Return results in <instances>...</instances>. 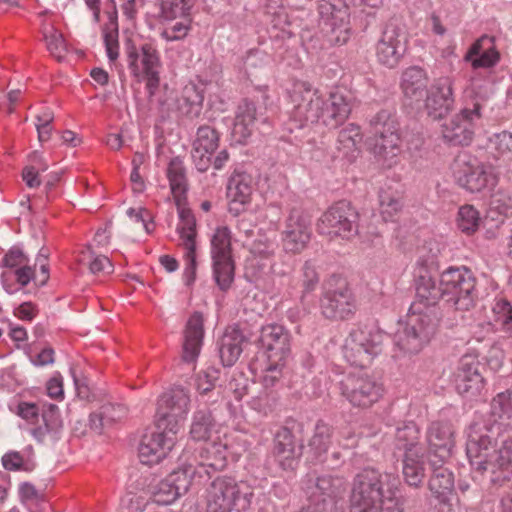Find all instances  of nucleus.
Wrapping results in <instances>:
<instances>
[{
    "label": "nucleus",
    "instance_id": "45",
    "mask_svg": "<svg viewBox=\"0 0 512 512\" xmlns=\"http://www.w3.org/2000/svg\"><path fill=\"white\" fill-rule=\"evenodd\" d=\"M167 176L174 197L180 201V197L187 190V178L183 161L179 157H175L170 161Z\"/></svg>",
    "mask_w": 512,
    "mask_h": 512
},
{
    "label": "nucleus",
    "instance_id": "2",
    "mask_svg": "<svg viewBox=\"0 0 512 512\" xmlns=\"http://www.w3.org/2000/svg\"><path fill=\"white\" fill-rule=\"evenodd\" d=\"M466 453L474 471L485 476L491 485L502 487L512 481V437L502 439L496 448L490 435L473 431Z\"/></svg>",
    "mask_w": 512,
    "mask_h": 512
},
{
    "label": "nucleus",
    "instance_id": "59",
    "mask_svg": "<svg viewBox=\"0 0 512 512\" xmlns=\"http://www.w3.org/2000/svg\"><path fill=\"white\" fill-rule=\"evenodd\" d=\"M284 361H268V365L264 370L263 384L265 387L274 386L282 377V368Z\"/></svg>",
    "mask_w": 512,
    "mask_h": 512
},
{
    "label": "nucleus",
    "instance_id": "55",
    "mask_svg": "<svg viewBox=\"0 0 512 512\" xmlns=\"http://www.w3.org/2000/svg\"><path fill=\"white\" fill-rule=\"evenodd\" d=\"M44 38L50 53L60 60L66 51V43L62 33L52 27L44 32Z\"/></svg>",
    "mask_w": 512,
    "mask_h": 512
},
{
    "label": "nucleus",
    "instance_id": "47",
    "mask_svg": "<svg viewBox=\"0 0 512 512\" xmlns=\"http://www.w3.org/2000/svg\"><path fill=\"white\" fill-rule=\"evenodd\" d=\"M214 427V419L209 410L199 409L194 413L190 435L194 440L206 441Z\"/></svg>",
    "mask_w": 512,
    "mask_h": 512
},
{
    "label": "nucleus",
    "instance_id": "35",
    "mask_svg": "<svg viewBox=\"0 0 512 512\" xmlns=\"http://www.w3.org/2000/svg\"><path fill=\"white\" fill-rule=\"evenodd\" d=\"M428 79L423 69L419 67L407 68L401 76V89L406 99L412 103H419L427 94Z\"/></svg>",
    "mask_w": 512,
    "mask_h": 512
},
{
    "label": "nucleus",
    "instance_id": "53",
    "mask_svg": "<svg viewBox=\"0 0 512 512\" xmlns=\"http://www.w3.org/2000/svg\"><path fill=\"white\" fill-rule=\"evenodd\" d=\"M361 140L360 128L354 124H349L343 128L338 135V142L341 145L340 149L346 150V153L355 150Z\"/></svg>",
    "mask_w": 512,
    "mask_h": 512
},
{
    "label": "nucleus",
    "instance_id": "56",
    "mask_svg": "<svg viewBox=\"0 0 512 512\" xmlns=\"http://www.w3.org/2000/svg\"><path fill=\"white\" fill-rule=\"evenodd\" d=\"M127 415V408L122 404L106 403L99 408V417L103 418L109 426L120 421Z\"/></svg>",
    "mask_w": 512,
    "mask_h": 512
},
{
    "label": "nucleus",
    "instance_id": "7",
    "mask_svg": "<svg viewBox=\"0 0 512 512\" xmlns=\"http://www.w3.org/2000/svg\"><path fill=\"white\" fill-rule=\"evenodd\" d=\"M384 334L373 324L352 329L344 345V356L353 366L365 368L382 351Z\"/></svg>",
    "mask_w": 512,
    "mask_h": 512
},
{
    "label": "nucleus",
    "instance_id": "21",
    "mask_svg": "<svg viewBox=\"0 0 512 512\" xmlns=\"http://www.w3.org/2000/svg\"><path fill=\"white\" fill-rule=\"evenodd\" d=\"M453 84L450 77H440L435 80L430 90H427L425 107L434 119L447 115L453 108Z\"/></svg>",
    "mask_w": 512,
    "mask_h": 512
},
{
    "label": "nucleus",
    "instance_id": "22",
    "mask_svg": "<svg viewBox=\"0 0 512 512\" xmlns=\"http://www.w3.org/2000/svg\"><path fill=\"white\" fill-rule=\"evenodd\" d=\"M481 364L477 357L464 355L460 359L456 376V388L459 394L474 397L484 388V377L480 372Z\"/></svg>",
    "mask_w": 512,
    "mask_h": 512
},
{
    "label": "nucleus",
    "instance_id": "9",
    "mask_svg": "<svg viewBox=\"0 0 512 512\" xmlns=\"http://www.w3.org/2000/svg\"><path fill=\"white\" fill-rule=\"evenodd\" d=\"M317 231L331 240L334 238L351 240L358 235L359 213L350 202L338 201L319 218Z\"/></svg>",
    "mask_w": 512,
    "mask_h": 512
},
{
    "label": "nucleus",
    "instance_id": "34",
    "mask_svg": "<svg viewBox=\"0 0 512 512\" xmlns=\"http://www.w3.org/2000/svg\"><path fill=\"white\" fill-rule=\"evenodd\" d=\"M263 115L255 103L249 100H243L236 112L232 134L236 141H245L252 133L256 121Z\"/></svg>",
    "mask_w": 512,
    "mask_h": 512
},
{
    "label": "nucleus",
    "instance_id": "36",
    "mask_svg": "<svg viewBox=\"0 0 512 512\" xmlns=\"http://www.w3.org/2000/svg\"><path fill=\"white\" fill-rule=\"evenodd\" d=\"M245 336L237 327H229L219 341V356L223 366L231 367L239 359Z\"/></svg>",
    "mask_w": 512,
    "mask_h": 512
},
{
    "label": "nucleus",
    "instance_id": "6",
    "mask_svg": "<svg viewBox=\"0 0 512 512\" xmlns=\"http://www.w3.org/2000/svg\"><path fill=\"white\" fill-rule=\"evenodd\" d=\"M253 493L231 477H217L206 489L207 512H241L249 508Z\"/></svg>",
    "mask_w": 512,
    "mask_h": 512
},
{
    "label": "nucleus",
    "instance_id": "44",
    "mask_svg": "<svg viewBox=\"0 0 512 512\" xmlns=\"http://www.w3.org/2000/svg\"><path fill=\"white\" fill-rule=\"evenodd\" d=\"M490 408L491 415L495 420L512 428V389H507L494 396Z\"/></svg>",
    "mask_w": 512,
    "mask_h": 512
},
{
    "label": "nucleus",
    "instance_id": "11",
    "mask_svg": "<svg viewBox=\"0 0 512 512\" xmlns=\"http://www.w3.org/2000/svg\"><path fill=\"white\" fill-rule=\"evenodd\" d=\"M355 309L353 293L343 278L333 275L324 282L320 298V312L324 318L347 320Z\"/></svg>",
    "mask_w": 512,
    "mask_h": 512
},
{
    "label": "nucleus",
    "instance_id": "5",
    "mask_svg": "<svg viewBox=\"0 0 512 512\" xmlns=\"http://www.w3.org/2000/svg\"><path fill=\"white\" fill-rule=\"evenodd\" d=\"M375 142L373 152L379 162L387 168L398 163L401 153L400 128L392 110L382 109L370 120Z\"/></svg>",
    "mask_w": 512,
    "mask_h": 512
},
{
    "label": "nucleus",
    "instance_id": "38",
    "mask_svg": "<svg viewBox=\"0 0 512 512\" xmlns=\"http://www.w3.org/2000/svg\"><path fill=\"white\" fill-rule=\"evenodd\" d=\"M198 459L199 467L205 469L208 474V469L222 470L227 465L226 445L220 442L205 443L199 450Z\"/></svg>",
    "mask_w": 512,
    "mask_h": 512
},
{
    "label": "nucleus",
    "instance_id": "60",
    "mask_svg": "<svg viewBox=\"0 0 512 512\" xmlns=\"http://www.w3.org/2000/svg\"><path fill=\"white\" fill-rule=\"evenodd\" d=\"M318 282L319 276L315 267L310 262H306L303 266V294L314 291L318 285Z\"/></svg>",
    "mask_w": 512,
    "mask_h": 512
},
{
    "label": "nucleus",
    "instance_id": "51",
    "mask_svg": "<svg viewBox=\"0 0 512 512\" xmlns=\"http://www.w3.org/2000/svg\"><path fill=\"white\" fill-rule=\"evenodd\" d=\"M161 14L165 19L175 20L178 17H190L193 7L192 0H160Z\"/></svg>",
    "mask_w": 512,
    "mask_h": 512
},
{
    "label": "nucleus",
    "instance_id": "61",
    "mask_svg": "<svg viewBox=\"0 0 512 512\" xmlns=\"http://www.w3.org/2000/svg\"><path fill=\"white\" fill-rule=\"evenodd\" d=\"M29 262V258L18 248H11L3 258L4 266L9 268H18Z\"/></svg>",
    "mask_w": 512,
    "mask_h": 512
},
{
    "label": "nucleus",
    "instance_id": "29",
    "mask_svg": "<svg viewBox=\"0 0 512 512\" xmlns=\"http://www.w3.org/2000/svg\"><path fill=\"white\" fill-rule=\"evenodd\" d=\"M254 191L253 177L246 172H234L227 185L229 211L237 215L251 201Z\"/></svg>",
    "mask_w": 512,
    "mask_h": 512
},
{
    "label": "nucleus",
    "instance_id": "18",
    "mask_svg": "<svg viewBox=\"0 0 512 512\" xmlns=\"http://www.w3.org/2000/svg\"><path fill=\"white\" fill-rule=\"evenodd\" d=\"M157 430L142 436L138 451L140 461L143 464L159 463L175 444L177 432H172L170 429Z\"/></svg>",
    "mask_w": 512,
    "mask_h": 512
},
{
    "label": "nucleus",
    "instance_id": "49",
    "mask_svg": "<svg viewBox=\"0 0 512 512\" xmlns=\"http://www.w3.org/2000/svg\"><path fill=\"white\" fill-rule=\"evenodd\" d=\"M332 436V428L324 423L323 421H318L314 434L309 441V447L314 451L316 457H319L327 452Z\"/></svg>",
    "mask_w": 512,
    "mask_h": 512
},
{
    "label": "nucleus",
    "instance_id": "8",
    "mask_svg": "<svg viewBox=\"0 0 512 512\" xmlns=\"http://www.w3.org/2000/svg\"><path fill=\"white\" fill-rule=\"evenodd\" d=\"M486 101L485 95L474 93L464 108L442 125L444 141L452 146L469 145L474 136L475 122L481 118V109Z\"/></svg>",
    "mask_w": 512,
    "mask_h": 512
},
{
    "label": "nucleus",
    "instance_id": "31",
    "mask_svg": "<svg viewBox=\"0 0 512 512\" xmlns=\"http://www.w3.org/2000/svg\"><path fill=\"white\" fill-rule=\"evenodd\" d=\"M410 311L408 324L420 333L422 339L428 343L435 335L439 325V308L437 306H421V303H412Z\"/></svg>",
    "mask_w": 512,
    "mask_h": 512
},
{
    "label": "nucleus",
    "instance_id": "58",
    "mask_svg": "<svg viewBox=\"0 0 512 512\" xmlns=\"http://www.w3.org/2000/svg\"><path fill=\"white\" fill-rule=\"evenodd\" d=\"M42 418L49 431H57L62 426L59 408L55 404L44 405Z\"/></svg>",
    "mask_w": 512,
    "mask_h": 512
},
{
    "label": "nucleus",
    "instance_id": "46",
    "mask_svg": "<svg viewBox=\"0 0 512 512\" xmlns=\"http://www.w3.org/2000/svg\"><path fill=\"white\" fill-rule=\"evenodd\" d=\"M395 344L399 349L405 353H418L426 344L418 333L410 324L398 331L395 334Z\"/></svg>",
    "mask_w": 512,
    "mask_h": 512
},
{
    "label": "nucleus",
    "instance_id": "19",
    "mask_svg": "<svg viewBox=\"0 0 512 512\" xmlns=\"http://www.w3.org/2000/svg\"><path fill=\"white\" fill-rule=\"evenodd\" d=\"M318 12L320 25L332 33L338 32L334 38L335 41L345 43L350 30L348 26L349 13L345 4L341 0H321L318 4Z\"/></svg>",
    "mask_w": 512,
    "mask_h": 512
},
{
    "label": "nucleus",
    "instance_id": "48",
    "mask_svg": "<svg viewBox=\"0 0 512 512\" xmlns=\"http://www.w3.org/2000/svg\"><path fill=\"white\" fill-rule=\"evenodd\" d=\"M491 154L496 160L512 161V133L502 131L490 139Z\"/></svg>",
    "mask_w": 512,
    "mask_h": 512
},
{
    "label": "nucleus",
    "instance_id": "32",
    "mask_svg": "<svg viewBox=\"0 0 512 512\" xmlns=\"http://www.w3.org/2000/svg\"><path fill=\"white\" fill-rule=\"evenodd\" d=\"M204 336L203 316L199 312L193 313L186 323L182 359L192 363L199 356Z\"/></svg>",
    "mask_w": 512,
    "mask_h": 512
},
{
    "label": "nucleus",
    "instance_id": "15",
    "mask_svg": "<svg viewBox=\"0 0 512 512\" xmlns=\"http://www.w3.org/2000/svg\"><path fill=\"white\" fill-rule=\"evenodd\" d=\"M190 395L182 387H174L161 395L157 408V429L178 432L179 422L189 411Z\"/></svg>",
    "mask_w": 512,
    "mask_h": 512
},
{
    "label": "nucleus",
    "instance_id": "37",
    "mask_svg": "<svg viewBox=\"0 0 512 512\" xmlns=\"http://www.w3.org/2000/svg\"><path fill=\"white\" fill-rule=\"evenodd\" d=\"M219 370L209 367L197 374L195 379V387L199 395V400L205 405L217 403L222 398L221 387H217L219 380Z\"/></svg>",
    "mask_w": 512,
    "mask_h": 512
},
{
    "label": "nucleus",
    "instance_id": "28",
    "mask_svg": "<svg viewBox=\"0 0 512 512\" xmlns=\"http://www.w3.org/2000/svg\"><path fill=\"white\" fill-rule=\"evenodd\" d=\"M190 484L187 471H173L157 485L153 493L154 501L160 505L172 504L188 491Z\"/></svg>",
    "mask_w": 512,
    "mask_h": 512
},
{
    "label": "nucleus",
    "instance_id": "30",
    "mask_svg": "<svg viewBox=\"0 0 512 512\" xmlns=\"http://www.w3.org/2000/svg\"><path fill=\"white\" fill-rule=\"evenodd\" d=\"M418 263L425 267V274L420 273L416 283V301L414 303H421V306H437L440 298H442L441 285L436 286L435 280L427 274L428 270L436 265V255L427 259L421 256Z\"/></svg>",
    "mask_w": 512,
    "mask_h": 512
},
{
    "label": "nucleus",
    "instance_id": "4",
    "mask_svg": "<svg viewBox=\"0 0 512 512\" xmlns=\"http://www.w3.org/2000/svg\"><path fill=\"white\" fill-rule=\"evenodd\" d=\"M375 142L373 152L379 162L387 168L398 163L401 153L400 128L392 110L382 109L370 120Z\"/></svg>",
    "mask_w": 512,
    "mask_h": 512
},
{
    "label": "nucleus",
    "instance_id": "24",
    "mask_svg": "<svg viewBox=\"0 0 512 512\" xmlns=\"http://www.w3.org/2000/svg\"><path fill=\"white\" fill-rule=\"evenodd\" d=\"M219 132L209 126L202 125L197 129L192 144L191 156L199 172H206L211 165V156L219 146Z\"/></svg>",
    "mask_w": 512,
    "mask_h": 512
},
{
    "label": "nucleus",
    "instance_id": "63",
    "mask_svg": "<svg viewBox=\"0 0 512 512\" xmlns=\"http://www.w3.org/2000/svg\"><path fill=\"white\" fill-rule=\"evenodd\" d=\"M187 265L183 274L185 283L191 285L196 277V249H185Z\"/></svg>",
    "mask_w": 512,
    "mask_h": 512
},
{
    "label": "nucleus",
    "instance_id": "57",
    "mask_svg": "<svg viewBox=\"0 0 512 512\" xmlns=\"http://www.w3.org/2000/svg\"><path fill=\"white\" fill-rule=\"evenodd\" d=\"M493 312L496 314V321L501 322L502 325L509 331H512V305L507 300H498L494 307Z\"/></svg>",
    "mask_w": 512,
    "mask_h": 512
},
{
    "label": "nucleus",
    "instance_id": "42",
    "mask_svg": "<svg viewBox=\"0 0 512 512\" xmlns=\"http://www.w3.org/2000/svg\"><path fill=\"white\" fill-rule=\"evenodd\" d=\"M177 204L180 219L177 231L181 240L180 245L183 246L184 249H196L195 238L197 232L195 217L190 209L180 206L179 200H177Z\"/></svg>",
    "mask_w": 512,
    "mask_h": 512
},
{
    "label": "nucleus",
    "instance_id": "16",
    "mask_svg": "<svg viewBox=\"0 0 512 512\" xmlns=\"http://www.w3.org/2000/svg\"><path fill=\"white\" fill-rule=\"evenodd\" d=\"M455 177L457 183L471 193L490 190L498 182L495 169L477 160L462 162L455 172Z\"/></svg>",
    "mask_w": 512,
    "mask_h": 512
},
{
    "label": "nucleus",
    "instance_id": "64",
    "mask_svg": "<svg viewBox=\"0 0 512 512\" xmlns=\"http://www.w3.org/2000/svg\"><path fill=\"white\" fill-rule=\"evenodd\" d=\"M24 464L23 456L17 451H10L3 455L2 465L8 471H17L22 469Z\"/></svg>",
    "mask_w": 512,
    "mask_h": 512
},
{
    "label": "nucleus",
    "instance_id": "43",
    "mask_svg": "<svg viewBox=\"0 0 512 512\" xmlns=\"http://www.w3.org/2000/svg\"><path fill=\"white\" fill-rule=\"evenodd\" d=\"M424 453L404 455L402 473L405 482L411 487H420L425 477Z\"/></svg>",
    "mask_w": 512,
    "mask_h": 512
},
{
    "label": "nucleus",
    "instance_id": "39",
    "mask_svg": "<svg viewBox=\"0 0 512 512\" xmlns=\"http://www.w3.org/2000/svg\"><path fill=\"white\" fill-rule=\"evenodd\" d=\"M430 465L433 468L432 476L429 480V489L436 497H446L452 493L454 488L453 473L439 459L430 458Z\"/></svg>",
    "mask_w": 512,
    "mask_h": 512
},
{
    "label": "nucleus",
    "instance_id": "40",
    "mask_svg": "<svg viewBox=\"0 0 512 512\" xmlns=\"http://www.w3.org/2000/svg\"><path fill=\"white\" fill-rule=\"evenodd\" d=\"M395 447L398 450H403L404 455H408V453H424V449L420 444V431L415 423L408 422L403 426L397 427Z\"/></svg>",
    "mask_w": 512,
    "mask_h": 512
},
{
    "label": "nucleus",
    "instance_id": "41",
    "mask_svg": "<svg viewBox=\"0 0 512 512\" xmlns=\"http://www.w3.org/2000/svg\"><path fill=\"white\" fill-rule=\"evenodd\" d=\"M204 96L196 85H186L177 99V110L190 118L198 117L202 110Z\"/></svg>",
    "mask_w": 512,
    "mask_h": 512
},
{
    "label": "nucleus",
    "instance_id": "54",
    "mask_svg": "<svg viewBox=\"0 0 512 512\" xmlns=\"http://www.w3.org/2000/svg\"><path fill=\"white\" fill-rule=\"evenodd\" d=\"M180 20L167 26L161 36L167 41H177L185 38L190 30L191 18L178 17Z\"/></svg>",
    "mask_w": 512,
    "mask_h": 512
},
{
    "label": "nucleus",
    "instance_id": "20",
    "mask_svg": "<svg viewBox=\"0 0 512 512\" xmlns=\"http://www.w3.org/2000/svg\"><path fill=\"white\" fill-rule=\"evenodd\" d=\"M405 51L404 34L396 26H387L376 46V57L379 63L388 68H394L399 64Z\"/></svg>",
    "mask_w": 512,
    "mask_h": 512
},
{
    "label": "nucleus",
    "instance_id": "33",
    "mask_svg": "<svg viewBox=\"0 0 512 512\" xmlns=\"http://www.w3.org/2000/svg\"><path fill=\"white\" fill-rule=\"evenodd\" d=\"M500 55L494 45V38L488 35L481 36L476 40L467 54L465 60L470 61L474 69L490 68L497 64Z\"/></svg>",
    "mask_w": 512,
    "mask_h": 512
},
{
    "label": "nucleus",
    "instance_id": "12",
    "mask_svg": "<svg viewBox=\"0 0 512 512\" xmlns=\"http://www.w3.org/2000/svg\"><path fill=\"white\" fill-rule=\"evenodd\" d=\"M341 395L354 407L366 409L383 396L382 382L367 371L349 373L340 383Z\"/></svg>",
    "mask_w": 512,
    "mask_h": 512
},
{
    "label": "nucleus",
    "instance_id": "10",
    "mask_svg": "<svg viewBox=\"0 0 512 512\" xmlns=\"http://www.w3.org/2000/svg\"><path fill=\"white\" fill-rule=\"evenodd\" d=\"M476 280L466 268H449L441 275L442 299L451 307L468 311L475 305Z\"/></svg>",
    "mask_w": 512,
    "mask_h": 512
},
{
    "label": "nucleus",
    "instance_id": "3",
    "mask_svg": "<svg viewBox=\"0 0 512 512\" xmlns=\"http://www.w3.org/2000/svg\"><path fill=\"white\" fill-rule=\"evenodd\" d=\"M398 484L393 474L364 468L354 477L350 500L381 505L386 510H392L396 505Z\"/></svg>",
    "mask_w": 512,
    "mask_h": 512
},
{
    "label": "nucleus",
    "instance_id": "23",
    "mask_svg": "<svg viewBox=\"0 0 512 512\" xmlns=\"http://www.w3.org/2000/svg\"><path fill=\"white\" fill-rule=\"evenodd\" d=\"M310 234L309 217L297 208L291 209L284 231L285 250L292 253L302 251L310 240Z\"/></svg>",
    "mask_w": 512,
    "mask_h": 512
},
{
    "label": "nucleus",
    "instance_id": "52",
    "mask_svg": "<svg viewBox=\"0 0 512 512\" xmlns=\"http://www.w3.org/2000/svg\"><path fill=\"white\" fill-rule=\"evenodd\" d=\"M379 198L382 218L384 221H394L403 206L401 198L389 192H381Z\"/></svg>",
    "mask_w": 512,
    "mask_h": 512
},
{
    "label": "nucleus",
    "instance_id": "1",
    "mask_svg": "<svg viewBox=\"0 0 512 512\" xmlns=\"http://www.w3.org/2000/svg\"><path fill=\"white\" fill-rule=\"evenodd\" d=\"M291 99L292 119L299 123V128L311 123L336 129L351 113L350 101L343 93L333 92L325 98L307 82L294 84Z\"/></svg>",
    "mask_w": 512,
    "mask_h": 512
},
{
    "label": "nucleus",
    "instance_id": "62",
    "mask_svg": "<svg viewBox=\"0 0 512 512\" xmlns=\"http://www.w3.org/2000/svg\"><path fill=\"white\" fill-rule=\"evenodd\" d=\"M118 32L104 31V43L106 47L107 56L110 61H115L119 56Z\"/></svg>",
    "mask_w": 512,
    "mask_h": 512
},
{
    "label": "nucleus",
    "instance_id": "25",
    "mask_svg": "<svg viewBox=\"0 0 512 512\" xmlns=\"http://www.w3.org/2000/svg\"><path fill=\"white\" fill-rule=\"evenodd\" d=\"M258 342L265 350L268 361H285L290 353V336L281 325L262 327Z\"/></svg>",
    "mask_w": 512,
    "mask_h": 512
},
{
    "label": "nucleus",
    "instance_id": "17",
    "mask_svg": "<svg viewBox=\"0 0 512 512\" xmlns=\"http://www.w3.org/2000/svg\"><path fill=\"white\" fill-rule=\"evenodd\" d=\"M344 490V480L331 475L310 478L305 488L308 503L317 507L320 511H327L328 506Z\"/></svg>",
    "mask_w": 512,
    "mask_h": 512
},
{
    "label": "nucleus",
    "instance_id": "27",
    "mask_svg": "<svg viewBox=\"0 0 512 512\" xmlns=\"http://www.w3.org/2000/svg\"><path fill=\"white\" fill-rule=\"evenodd\" d=\"M303 445L298 443L292 431L281 427L274 437V455L284 470H294L302 456Z\"/></svg>",
    "mask_w": 512,
    "mask_h": 512
},
{
    "label": "nucleus",
    "instance_id": "14",
    "mask_svg": "<svg viewBox=\"0 0 512 512\" xmlns=\"http://www.w3.org/2000/svg\"><path fill=\"white\" fill-rule=\"evenodd\" d=\"M128 67L136 78H145L149 89L159 84V68L161 65L157 49L150 43L137 48L132 41L126 43Z\"/></svg>",
    "mask_w": 512,
    "mask_h": 512
},
{
    "label": "nucleus",
    "instance_id": "13",
    "mask_svg": "<svg viewBox=\"0 0 512 512\" xmlns=\"http://www.w3.org/2000/svg\"><path fill=\"white\" fill-rule=\"evenodd\" d=\"M214 279L223 291L230 288L234 280V262L231 255V237L227 227L216 229L211 239Z\"/></svg>",
    "mask_w": 512,
    "mask_h": 512
},
{
    "label": "nucleus",
    "instance_id": "50",
    "mask_svg": "<svg viewBox=\"0 0 512 512\" xmlns=\"http://www.w3.org/2000/svg\"><path fill=\"white\" fill-rule=\"evenodd\" d=\"M480 223V214L473 205L466 204L459 208L457 225L463 233H474L479 228Z\"/></svg>",
    "mask_w": 512,
    "mask_h": 512
},
{
    "label": "nucleus",
    "instance_id": "26",
    "mask_svg": "<svg viewBox=\"0 0 512 512\" xmlns=\"http://www.w3.org/2000/svg\"><path fill=\"white\" fill-rule=\"evenodd\" d=\"M454 433V428L448 421L431 423L427 430L430 458L439 459L441 463H445L450 458L455 444Z\"/></svg>",
    "mask_w": 512,
    "mask_h": 512
}]
</instances>
